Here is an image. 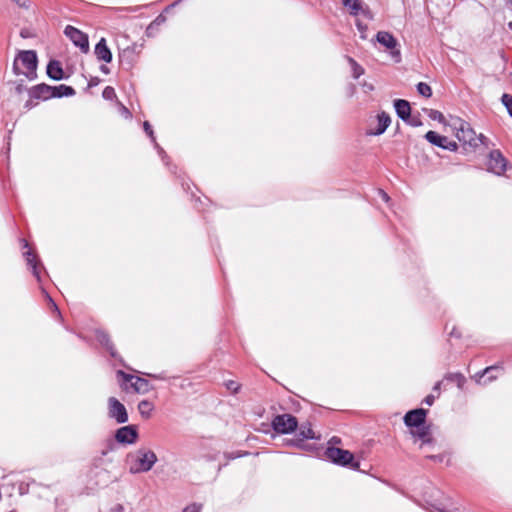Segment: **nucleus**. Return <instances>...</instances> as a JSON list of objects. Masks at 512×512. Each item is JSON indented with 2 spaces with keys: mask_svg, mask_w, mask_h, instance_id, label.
<instances>
[{
  "mask_svg": "<svg viewBox=\"0 0 512 512\" xmlns=\"http://www.w3.org/2000/svg\"><path fill=\"white\" fill-rule=\"evenodd\" d=\"M127 462L129 464V472L138 474L151 470L157 462V456L152 450L141 448L128 454Z\"/></svg>",
  "mask_w": 512,
  "mask_h": 512,
  "instance_id": "f257e3e1",
  "label": "nucleus"
},
{
  "mask_svg": "<svg viewBox=\"0 0 512 512\" xmlns=\"http://www.w3.org/2000/svg\"><path fill=\"white\" fill-rule=\"evenodd\" d=\"M37 62L35 51H22L14 61V72L16 74H23L28 79L33 80L36 78Z\"/></svg>",
  "mask_w": 512,
  "mask_h": 512,
  "instance_id": "f03ea898",
  "label": "nucleus"
},
{
  "mask_svg": "<svg viewBox=\"0 0 512 512\" xmlns=\"http://www.w3.org/2000/svg\"><path fill=\"white\" fill-rule=\"evenodd\" d=\"M456 130V137L464 144H468L471 147H478L480 143L485 144L486 137L483 134L477 135L467 122L460 121Z\"/></svg>",
  "mask_w": 512,
  "mask_h": 512,
  "instance_id": "7ed1b4c3",
  "label": "nucleus"
},
{
  "mask_svg": "<svg viewBox=\"0 0 512 512\" xmlns=\"http://www.w3.org/2000/svg\"><path fill=\"white\" fill-rule=\"evenodd\" d=\"M487 171L497 175L502 176L504 173L511 168L510 163L504 157L502 152L498 149L492 150L488 154V159L486 162Z\"/></svg>",
  "mask_w": 512,
  "mask_h": 512,
  "instance_id": "20e7f679",
  "label": "nucleus"
},
{
  "mask_svg": "<svg viewBox=\"0 0 512 512\" xmlns=\"http://www.w3.org/2000/svg\"><path fill=\"white\" fill-rule=\"evenodd\" d=\"M326 456L336 464L342 466L351 465L355 469L359 467L358 462L353 463L354 456L348 450H343L336 447H328L326 450Z\"/></svg>",
  "mask_w": 512,
  "mask_h": 512,
  "instance_id": "39448f33",
  "label": "nucleus"
},
{
  "mask_svg": "<svg viewBox=\"0 0 512 512\" xmlns=\"http://www.w3.org/2000/svg\"><path fill=\"white\" fill-rule=\"evenodd\" d=\"M298 422L296 417L291 414H282L274 417L272 421L273 429L282 434H287L294 431L297 428Z\"/></svg>",
  "mask_w": 512,
  "mask_h": 512,
  "instance_id": "423d86ee",
  "label": "nucleus"
},
{
  "mask_svg": "<svg viewBox=\"0 0 512 512\" xmlns=\"http://www.w3.org/2000/svg\"><path fill=\"white\" fill-rule=\"evenodd\" d=\"M64 34L73 42V44L80 48L83 53L89 51L88 36L79 29L68 25L64 30Z\"/></svg>",
  "mask_w": 512,
  "mask_h": 512,
  "instance_id": "0eeeda50",
  "label": "nucleus"
},
{
  "mask_svg": "<svg viewBox=\"0 0 512 512\" xmlns=\"http://www.w3.org/2000/svg\"><path fill=\"white\" fill-rule=\"evenodd\" d=\"M376 41L386 49L390 50L391 55L396 62L401 60L400 51L396 49L398 42L391 33L386 31H379L376 35Z\"/></svg>",
  "mask_w": 512,
  "mask_h": 512,
  "instance_id": "6e6552de",
  "label": "nucleus"
},
{
  "mask_svg": "<svg viewBox=\"0 0 512 512\" xmlns=\"http://www.w3.org/2000/svg\"><path fill=\"white\" fill-rule=\"evenodd\" d=\"M109 416L114 418L117 423H126L128 421V414L125 406L116 398L110 397L108 399Z\"/></svg>",
  "mask_w": 512,
  "mask_h": 512,
  "instance_id": "1a4fd4ad",
  "label": "nucleus"
},
{
  "mask_svg": "<svg viewBox=\"0 0 512 512\" xmlns=\"http://www.w3.org/2000/svg\"><path fill=\"white\" fill-rule=\"evenodd\" d=\"M425 139L431 144L441 147L445 150L456 151L458 145L454 141H450L447 137L439 135L435 131H428L425 134Z\"/></svg>",
  "mask_w": 512,
  "mask_h": 512,
  "instance_id": "9d476101",
  "label": "nucleus"
},
{
  "mask_svg": "<svg viewBox=\"0 0 512 512\" xmlns=\"http://www.w3.org/2000/svg\"><path fill=\"white\" fill-rule=\"evenodd\" d=\"M427 411L423 408L411 410L404 416V423L408 427L419 428L424 426Z\"/></svg>",
  "mask_w": 512,
  "mask_h": 512,
  "instance_id": "9b49d317",
  "label": "nucleus"
},
{
  "mask_svg": "<svg viewBox=\"0 0 512 512\" xmlns=\"http://www.w3.org/2000/svg\"><path fill=\"white\" fill-rule=\"evenodd\" d=\"M138 433L134 426H124L116 431L115 439L119 443L132 444L137 440Z\"/></svg>",
  "mask_w": 512,
  "mask_h": 512,
  "instance_id": "f8f14e48",
  "label": "nucleus"
},
{
  "mask_svg": "<svg viewBox=\"0 0 512 512\" xmlns=\"http://www.w3.org/2000/svg\"><path fill=\"white\" fill-rule=\"evenodd\" d=\"M29 96L37 100H48L53 97L52 86L47 84H38L28 90Z\"/></svg>",
  "mask_w": 512,
  "mask_h": 512,
  "instance_id": "ddd939ff",
  "label": "nucleus"
},
{
  "mask_svg": "<svg viewBox=\"0 0 512 512\" xmlns=\"http://www.w3.org/2000/svg\"><path fill=\"white\" fill-rule=\"evenodd\" d=\"M94 53L99 61L110 63L112 61V53L107 46L105 38H101L95 46Z\"/></svg>",
  "mask_w": 512,
  "mask_h": 512,
  "instance_id": "4468645a",
  "label": "nucleus"
},
{
  "mask_svg": "<svg viewBox=\"0 0 512 512\" xmlns=\"http://www.w3.org/2000/svg\"><path fill=\"white\" fill-rule=\"evenodd\" d=\"M124 375V378L126 381L131 382V386L134 388V390L138 393H146L149 391V382L140 377H134L132 375Z\"/></svg>",
  "mask_w": 512,
  "mask_h": 512,
  "instance_id": "2eb2a0df",
  "label": "nucleus"
},
{
  "mask_svg": "<svg viewBox=\"0 0 512 512\" xmlns=\"http://www.w3.org/2000/svg\"><path fill=\"white\" fill-rule=\"evenodd\" d=\"M394 107L399 118L408 121L411 115V107L408 101L403 99L395 100Z\"/></svg>",
  "mask_w": 512,
  "mask_h": 512,
  "instance_id": "dca6fc26",
  "label": "nucleus"
},
{
  "mask_svg": "<svg viewBox=\"0 0 512 512\" xmlns=\"http://www.w3.org/2000/svg\"><path fill=\"white\" fill-rule=\"evenodd\" d=\"M414 437L419 438L422 443L420 447L422 448L424 445H431L434 442V439L431 437L429 426H422L417 428L416 430L411 432Z\"/></svg>",
  "mask_w": 512,
  "mask_h": 512,
  "instance_id": "f3484780",
  "label": "nucleus"
},
{
  "mask_svg": "<svg viewBox=\"0 0 512 512\" xmlns=\"http://www.w3.org/2000/svg\"><path fill=\"white\" fill-rule=\"evenodd\" d=\"M378 124L375 130L369 132L370 135L383 134L391 123L390 116L386 112H381L377 116Z\"/></svg>",
  "mask_w": 512,
  "mask_h": 512,
  "instance_id": "a211bd4d",
  "label": "nucleus"
},
{
  "mask_svg": "<svg viewBox=\"0 0 512 512\" xmlns=\"http://www.w3.org/2000/svg\"><path fill=\"white\" fill-rule=\"evenodd\" d=\"M47 75L53 80L64 78V72L59 61L52 60L47 65Z\"/></svg>",
  "mask_w": 512,
  "mask_h": 512,
  "instance_id": "6ab92c4d",
  "label": "nucleus"
},
{
  "mask_svg": "<svg viewBox=\"0 0 512 512\" xmlns=\"http://www.w3.org/2000/svg\"><path fill=\"white\" fill-rule=\"evenodd\" d=\"M24 256L26 258L27 264L31 267L34 276L40 282V280H41L40 279V271H39L40 262L37 260V256L34 253H32L31 251L25 252Z\"/></svg>",
  "mask_w": 512,
  "mask_h": 512,
  "instance_id": "aec40b11",
  "label": "nucleus"
},
{
  "mask_svg": "<svg viewBox=\"0 0 512 512\" xmlns=\"http://www.w3.org/2000/svg\"><path fill=\"white\" fill-rule=\"evenodd\" d=\"M53 97L73 96L75 90L71 86L61 84L59 86H52Z\"/></svg>",
  "mask_w": 512,
  "mask_h": 512,
  "instance_id": "412c9836",
  "label": "nucleus"
},
{
  "mask_svg": "<svg viewBox=\"0 0 512 512\" xmlns=\"http://www.w3.org/2000/svg\"><path fill=\"white\" fill-rule=\"evenodd\" d=\"M97 340L103 345L107 350L110 351L112 356H115L113 351V344L110 341L109 335L103 331L97 332Z\"/></svg>",
  "mask_w": 512,
  "mask_h": 512,
  "instance_id": "4be33fe9",
  "label": "nucleus"
},
{
  "mask_svg": "<svg viewBox=\"0 0 512 512\" xmlns=\"http://www.w3.org/2000/svg\"><path fill=\"white\" fill-rule=\"evenodd\" d=\"M315 438L314 432L311 427L302 426L297 434V439L294 440V444L298 445V442L303 441L304 439H313Z\"/></svg>",
  "mask_w": 512,
  "mask_h": 512,
  "instance_id": "5701e85b",
  "label": "nucleus"
},
{
  "mask_svg": "<svg viewBox=\"0 0 512 512\" xmlns=\"http://www.w3.org/2000/svg\"><path fill=\"white\" fill-rule=\"evenodd\" d=\"M138 410L143 417L149 418L153 410V404L148 400H142L138 404Z\"/></svg>",
  "mask_w": 512,
  "mask_h": 512,
  "instance_id": "b1692460",
  "label": "nucleus"
},
{
  "mask_svg": "<svg viewBox=\"0 0 512 512\" xmlns=\"http://www.w3.org/2000/svg\"><path fill=\"white\" fill-rule=\"evenodd\" d=\"M343 5L351 10V14L357 15L361 10L359 0H343Z\"/></svg>",
  "mask_w": 512,
  "mask_h": 512,
  "instance_id": "393cba45",
  "label": "nucleus"
},
{
  "mask_svg": "<svg viewBox=\"0 0 512 512\" xmlns=\"http://www.w3.org/2000/svg\"><path fill=\"white\" fill-rule=\"evenodd\" d=\"M348 62L352 68V74L355 79H358L362 74H364V69L351 57H348Z\"/></svg>",
  "mask_w": 512,
  "mask_h": 512,
  "instance_id": "a878e982",
  "label": "nucleus"
},
{
  "mask_svg": "<svg viewBox=\"0 0 512 512\" xmlns=\"http://www.w3.org/2000/svg\"><path fill=\"white\" fill-rule=\"evenodd\" d=\"M447 380L455 382L459 388H461L465 383V377L459 373H450L445 377Z\"/></svg>",
  "mask_w": 512,
  "mask_h": 512,
  "instance_id": "bb28decb",
  "label": "nucleus"
},
{
  "mask_svg": "<svg viewBox=\"0 0 512 512\" xmlns=\"http://www.w3.org/2000/svg\"><path fill=\"white\" fill-rule=\"evenodd\" d=\"M417 91L420 95L424 96V97H430L432 95V90H431V87L424 83V82H420L418 83L417 85Z\"/></svg>",
  "mask_w": 512,
  "mask_h": 512,
  "instance_id": "cd10ccee",
  "label": "nucleus"
},
{
  "mask_svg": "<svg viewBox=\"0 0 512 512\" xmlns=\"http://www.w3.org/2000/svg\"><path fill=\"white\" fill-rule=\"evenodd\" d=\"M502 104L506 107L509 115L512 117V96L510 94H503L501 97Z\"/></svg>",
  "mask_w": 512,
  "mask_h": 512,
  "instance_id": "c85d7f7f",
  "label": "nucleus"
},
{
  "mask_svg": "<svg viewBox=\"0 0 512 512\" xmlns=\"http://www.w3.org/2000/svg\"><path fill=\"white\" fill-rule=\"evenodd\" d=\"M427 113H428V116L430 119L432 120H436V121H439V122H442L444 120V116L443 114L438 111V110H434V109H429V110H426Z\"/></svg>",
  "mask_w": 512,
  "mask_h": 512,
  "instance_id": "c756f323",
  "label": "nucleus"
},
{
  "mask_svg": "<svg viewBox=\"0 0 512 512\" xmlns=\"http://www.w3.org/2000/svg\"><path fill=\"white\" fill-rule=\"evenodd\" d=\"M102 96H103L104 99L112 100L113 98L116 97V93H115L114 88L111 87V86L105 87L103 92H102Z\"/></svg>",
  "mask_w": 512,
  "mask_h": 512,
  "instance_id": "7c9ffc66",
  "label": "nucleus"
},
{
  "mask_svg": "<svg viewBox=\"0 0 512 512\" xmlns=\"http://www.w3.org/2000/svg\"><path fill=\"white\" fill-rule=\"evenodd\" d=\"M144 130L147 133V135L151 138V140L155 143V146L159 148L158 144L155 142L154 133L152 130V127L148 121H145L143 124Z\"/></svg>",
  "mask_w": 512,
  "mask_h": 512,
  "instance_id": "2f4dec72",
  "label": "nucleus"
},
{
  "mask_svg": "<svg viewBox=\"0 0 512 512\" xmlns=\"http://www.w3.org/2000/svg\"><path fill=\"white\" fill-rule=\"evenodd\" d=\"M225 386L228 390H230L234 394L237 393L240 389V385L233 380H229V381L225 382Z\"/></svg>",
  "mask_w": 512,
  "mask_h": 512,
  "instance_id": "473e14b6",
  "label": "nucleus"
},
{
  "mask_svg": "<svg viewBox=\"0 0 512 512\" xmlns=\"http://www.w3.org/2000/svg\"><path fill=\"white\" fill-rule=\"evenodd\" d=\"M500 368H501V367H500V366H498V365L487 367V368H485V369H484V371L482 372L481 377H482V376H484L485 374H487V375H489V376H488V379H489L490 381H492L493 379H495V378H496V376L490 375V374H491V372H492V371H494V370H498V369H500Z\"/></svg>",
  "mask_w": 512,
  "mask_h": 512,
  "instance_id": "72a5a7b5",
  "label": "nucleus"
},
{
  "mask_svg": "<svg viewBox=\"0 0 512 512\" xmlns=\"http://www.w3.org/2000/svg\"><path fill=\"white\" fill-rule=\"evenodd\" d=\"M356 26H357V28H358L359 32L361 33V36H360V37H361L363 40L367 39V35H366L367 26H366V25H364V24H363L362 22H360V21H357V22H356Z\"/></svg>",
  "mask_w": 512,
  "mask_h": 512,
  "instance_id": "f704fd0d",
  "label": "nucleus"
},
{
  "mask_svg": "<svg viewBox=\"0 0 512 512\" xmlns=\"http://www.w3.org/2000/svg\"><path fill=\"white\" fill-rule=\"evenodd\" d=\"M200 510H201V505L194 503V504L186 506L183 509V512H200Z\"/></svg>",
  "mask_w": 512,
  "mask_h": 512,
  "instance_id": "c9c22d12",
  "label": "nucleus"
},
{
  "mask_svg": "<svg viewBox=\"0 0 512 512\" xmlns=\"http://www.w3.org/2000/svg\"><path fill=\"white\" fill-rule=\"evenodd\" d=\"M406 122L414 127L420 126L422 124L421 120L418 117H411V116H410V119Z\"/></svg>",
  "mask_w": 512,
  "mask_h": 512,
  "instance_id": "e433bc0d",
  "label": "nucleus"
},
{
  "mask_svg": "<svg viewBox=\"0 0 512 512\" xmlns=\"http://www.w3.org/2000/svg\"><path fill=\"white\" fill-rule=\"evenodd\" d=\"M165 21L163 16H158L148 27V31L153 28L154 25H159Z\"/></svg>",
  "mask_w": 512,
  "mask_h": 512,
  "instance_id": "4c0bfd02",
  "label": "nucleus"
},
{
  "mask_svg": "<svg viewBox=\"0 0 512 512\" xmlns=\"http://www.w3.org/2000/svg\"><path fill=\"white\" fill-rule=\"evenodd\" d=\"M434 401H435V396L433 394H429L424 398L423 403H425L428 406H431V405H433Z\"/></svg>",
  "mask_w": 512,
  "mask_h": 512,
  "instance_id": "58836bf2",
  "label": "nucleus"
},
{
  "mask_svg": "<svg viewBox=\"0 0 512 512\" xmlns=\"http://www.w3.org/2000/svg\"><path fill=\"white\" fill-rule=\"evenodd\" d=\"M33 99H34V98H31V97H30V99H29V100H27V101H26V103L24 104V108H26V109H28V110H29V109H31V108H33V107L37 104V103H34V102H33Z\"/></svg>",
  "mask_w": 512,
  "mask_h": 512,
  "instance_id": "ea45409f",
  "label": "nucleus"
},
{
  "mask_svg": "<svg viewBox=\"0 0 512 512\" xmlns=\"http://www.w3.org/2000/svg\"><path fill=\"white\" fill-rule=\"evenodd\" d=\"M428 458L431 460L437 461V462H442L444 459V456L443 455H430V456H428Z\"/></svg>",
  "mask_w": 512,
  "mask_h": 512,
  "instance_id": "a19ab883",
  "label": "nucleus"
},
{
  "mask_svg": "<svg viewBox=\"0 0 512 512\" xmlns=\"http://www.w3.org/2000/svg\"><path fill=\"white\" fill-rule=\"evenodd\" d=\"M100 70H101V72H103L105 74H109L110 73V70H109V68L106 65H101L100 66Z\"/></svg>",
  "mask_w": 512,
  "mask_h": 512,
  "instance_id": "79ce46f5",
  "label": "nucleus"
},
{
  "mask_svg": "<svg viewBox=\"0 0 512 512\" xmlns=\"http://www.w3.org/2000/svg\"><path fill=\"white\" fill-rule=\"evenodd\" d=\"M440 387H441V382H437L434 387H433V391H436V392H439L440 391Z\"/></svg>",
  "mask_w": 512,
  "mask_h": 512,
  "instance_id": "37998d69",
  "label": "nucleus"
},
{
  "mask_svg": "<svg viewBox=\"0 0 512 512\" xmlns=\"http://www.w3.org/2000/svg\"><path fill=\"white\" fill-rule=\"evenodd\" d=\"M98 82H99V79L98 78H94V79L91 80L89 86L97 85Z\"/></svg>",
  "mask_w": 512,
  "mask_h": 512,
  "instance_id": "c03bdc74",
  "label": "nucleus"
},
{
  "mask_svg": "<svg viewBox=\"0 0 512 512\" xmlns=\"http://www.w3.org/2000/svg\"><path fill=\"white\" fill-rule=\"evenodd\" d=\"M22 91H23V86L20 84V85H18V86L16 87V92H17V93H22Z\"/></svg>",
  "mask_w": 512,
  "mask_h": 512,
  "instance_id": "a18cd8bd",
  "label": "nucleus"
},
{
  "mask_svg": "<svg viewBox=\"0 0 512 512\" xmlns=\"http://www.w3.org/2000/svg\"><path fill=\"white\" fill-rule=\"evenodd\" d=\"M381 194H382V198H383L385 201H388V200H389V197H388V195H387L385 192L381 191Z\"/></svg>",
  "mask_w": 512,
  "mask_h": 512,
  "instance_id": "49530a36",
  "label": "nucleus"
},
{
  "mask_svg": "<svg viewBox=\"0 0 512 512\" xmlns=\"http://www.w3.org/2000/svg\"><path fill=\"white\" fill-rule=\"evenodd\" d=\"M122 110H123V113H125V115L130 114L129 110L126 107L122 106Z\"/></svg>",
  "mask_w": 512,
  "mask_h": 512,
  "instance_id": "de8ad7c7",
  "label": "nucleus"
},
{
  "mask_svg": "<svg viewBox=\"0 0 512 512\" xmlns=\"http://www.w3.org/2000/svg\"><path fill=\"white\" fill-rule=\"evenodd\" d=\"M331 441H332L333 443H340V439H339V438H337V437H333V438L331 439Z\"/></svg>",
  "mask_w": 512,
  "mask_h": 512,
  "instance_id": "09e8293b",
  "label": "nucleus"
},
{
  "mask_svg": "<svg viewBox=\"0 0 512 512\" xmlns=\"http://www.w3.org/2000/svg\"><path fill=\"white\" fill-rule=\"evenodd\" d=\"M508 27H509V29L512 31V22H509V23H508Z\"/></svg>",
  "mask_w": 512,
  "mask_h": 512,
  "instance_id": "8fccbe9b",
  "label": "nucleus"
},
{
  "mask_svg": "<svg viewBox=\"0 0 512 512\" xmlns=\"http://www.w3.org/2000/svg\"><path fill=\"white\" fill-rule=\"evenodd\" d=\"M450 334H451V335L458 336V334H456L455 330H453Z\"/></svg>",
  "mask_w": 512,
  "mask_h": 512,
  "instance_id": "3c124183",
  "label": "nucleus"
},
{
  "mask_svg": "<svg viewBox=\"0 0 512 512\" xmlns=\"http://www.w3.org/2000/svg\"><path fill=\"white\" fill-rule=\"evenodd\" d=\"M118 509H119L120 511H122V510H123V507H122L121 505H119V506H118Z\"/></svg>",
  "mask_w": 512,
  "mask_h": 512,
  "instance_id": "603ef678",
  "label": "nucleus"
},
{
  "mask_svg": "<svg viewBox=\"0 0 512 512\" xmlns=\"http://www.w3.org/2000/svg\"><path fill=\"white\" fill-rule=\"evenodd\" d=\"M28 246V243L26 241H24V247H27Z\"/></svg>",
  "mask_w": 512,
  "mask_h": 512,
  "instance_id": "864d4df0",
  "label": "nucleus"
},
{
  "mask_svg": "<svg viewBox=\"0 0 512 512\" xmlns=\"http://www.w3.org/2000/svg\"><path fill=\"white\" fill-rule=\"evenodd\" d=\"M510 3H512V0H509Z\"/></svg>",
  "mask_w": 512,
  "mask_h": 512,
  "instance_id": "5fc2aeb1",
  "label": "nucleus"
}]
</instances>
